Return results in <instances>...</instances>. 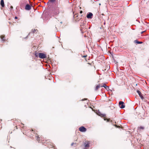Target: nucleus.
I'll use <instances>...</instances> for the list:
<instances>
[{"label":"nucleus","instance_id":"f257e3e1","mask_svg":"<svg viewBox=\"0 0 149 149\" xmlns=\"http://www.w3.org/2000/svg\"><path fill=\"white\" fill-rule=\"evenodd\" d=\"M54 13L55 15H58L59 13V8L58 7H54Z\"/></svg>","mask_w":149,"mask_h":149},{"label":"nucleus","instance_id":"f03ea898","mask_svg":"<svg viewBox=\"0 0 149 149\" xmlns=\"http://www.w3.org/2000/svg\"><path fill=\"white\" fill-rule=\"evenodd\" d=\"M38 56L41 58H47L46 55L43 53H39L38 54Z\"/></svg>","mask_w":149,"mask_h":149},{"label":"nucleus","instance_id":"7ed1b4c3","mask_svg":"<svg viewBox=\"0 0 149 149\" xmlns=\"http://www.w3.org/2000/svg\"><path fill=\"white\" fill-rule=\"evenodd\" d=\"M119 105L121 109L124 108L125 107V105H124V103L123 101H120L119 103Z\"/></svg>","mask_w":149,"mask_h":149},{"label":"nucleus","instance_id":"20e7f679","mask_svg":"<svg viewBox=\"0 0 149 149\" xmlns=\"http://www.w3.org/2000/svg\"><path fill=\"white\" fill-rule=\"evenodd\" d=\"M79 130L81 132H85L86 131V128L83 126H81L79 128Z\"/></svg>","mask_w":149,"mask_h":149},{"label":"nucleus","instance_id":"39448f33","mask_svg":"<svg viewBox=\"0 0 149 149\" xmlns=\"http://www.w3.org/2000/svg\"><path fill=\"white\" fill-rule=\"evenodd\" d=\"M90 143L89 141H85L84 143V145L85 147L86 148H85V149H86L87 147H88L89 146V144Z\"/></svg>","mask_w":149,"mask_h":149},{"label":"nucleus","instance_id":"423d86ee","mask_svg":"<svg viewBox=\"0 0 149 149\" xmlns=\"http://www.w3.org/2000/svg\"><path fill=\"white\" fill-rule=\"evenodd\" d=\"M93 15L91 13H89L87 15V17L88 19H91L92 18V16Z\"/></svg>","mask_w":149,"mask_h":149},{"label":"nucleus","instance_id":"0eeeda50","mask_svg":"<svg viewBox=\"0 0 149 149\" xmlns=\"http://www.w3.org/2000/svg\"><path fill=\"white\" fill-rule=\"evenodd\" d=\"M31 9V7L29 5L27 4L26 5L25 9L27 10H30Z\"/></svg>","mask_w":149,"mask_h":149},{"label":"nucleus","instance_id":"6e6552de","mask_svg":"<svg viewBox=\"0 0 149 149\" xmlns=\"http://www.w3.org/2000/svg\"><path fill=\"white\" fill-rule=\"evenodd\" d=\"M101 87H104L107 90H108L109 89V87L105 84H104L102 86H101Z\"/></svg>","mask_w":149,"mask_h":149},{"label":"nucleus","instance_id":"1a4fd4ad","mask_svg":"<svg viewBox=\"0 0 149 149\" xmlns=\"http://www.w3.org/2000/svg\"><path fill=\"white\" fill-rule=\"evenodd\" d=\"M1 5L3 7H4V2L3 0H1Z\"/></svg>","mask_w":149,"mask_h":149},{"label":"nucleus","instance_id":"9d476101","mask_svg":"<svg viewBox=\"0 0 149 149\" xmlns=\"http://www.w3.org/2000/svg\"><path fill=\"white\" fill-rule=\"evenodd\" d=\"M37 31V30H36L35 29H32V32H30V33H29V35L31 33H34L35 32H36Z\"/></svg>","mask_w":149,"mask_h":149},{"label":"nucleus","instance_id":"9b49d317","mask_svg":"<svg viewBox=\"0 0 149 149\" xmlns=\"http://www.w3.org/2000/svg\"><path fill=\"white\" fill-rule=\"evenodd\" d=\"M1 38L3 41H4L6 40L5 39V37L3 36H1Z\"/></svg>","mask_w":149,"mask_h":149},{"label":"nucleus","instance_id":"f8f14e48","mask_svg":"<svg viewBox=\"0 0 149 149\" xmlns=\"http://www.w3.org/2000/svg\"><path fill=\"white\" fill-rule=\"evenodd\" d=\"M134 42L135 43H136L138 44H140L142 43V42H139L137 40H136L134 41Z\"/></svg>","mask_w":149,"mask_h":149},{"label":"nucleus","instance_id":"ddd939ff","mask_svg":"<svg viewBox=\"0 0 149 149\" xmlns=\"http://www.w3.org/2000/svg\"><path fill=\"white\" fill-rule=\"evenodd\" d=\"M100 87V86L99 84L97 85L95 87V90H97Z\"/></svg>","mask_w":149,"mask_h":149},{"label":"nucleus","instance_id":"4468645a","mask_svg":"<svg viewBox=\"0 0 149 149\" xmlns=\"http://www.w3.org/2000/svg\"><path fill=\"white\" fill-rule=\"evenodd\" d=\"M137 92L138 93L139 96H141L142 95V94L140 91L137 90Z\"/></svg>","mask_w":149,"mask_h":149},{"label":"nucleus","instance_id":"2eb2a0df","mask_svg":"<svg viewBox=\"0 0 149 149\" xmlns=\"http://www.w3.org/2000/svg\"><path fill=\"white\" fill-rule=\"evenodd\" d=\"M144 129V127L142 126H140V127H138V129H141V130H143Z\"/></svg>","mask_w":149,"mask_h":149},{"label":"nucleus","instance_id":"dca6fc26","mask_svg":"<svg viewBox=\"0 0 149 149\" xmlns=\"http://www.w3.org/2000/svg\"><path fill=\"white\" fill-rule=\"evenodd\" d=\"M55 1V0H49V1L50 3H53Z\"/></svg>","mask_w":149,"mask_h":149},{"label":"nucleus","instance_id":"f3484780","mask_svg":"<svg viewBox=\"0 0 149 149\" xmlns=\"http://www.w3.org/2000/svg\"><path fill=\"white\" fill-rule=\"evenodd\" d=\"M104 120H107V121L109 122L110 121V119H107L106 118H104Z\"/></svg>","mask_w":149,"mask_h":149},{"label":"nucleus","instance_id":"a211bd4d","mask_svg":"<svg viewBox=\"0 0 149 149\" xmlns=\"http://www.w3.org/2000/svg\"><path fill=\"white\" fill-rule=\"evenodd\" d=\"M36 138H37V140L39 141H40V139H39V137L38 136H36Z\"/></svg>","mask_w":149,"mask_h":149},{"label":"nucleus","instance_id":"6ab92c4d","mask_svg":"<svg viewBox=\"0 0 149 149\" xmlns=\"http://www.w3.org/2000/svg\"><path fill=\"white\" fill-rule=\"evenodd\" d=\"M35 56L36 57H37L38 56V54L37 53H36L35 54Z\"/></svg>","mask_w":149,"mask_h":149},{"label":"nucleus","instance_id":"aec40b11","mask_svg":"<svg viewBox=\"0 0 149 149\" xmlns=\"http://www.w3.org/2000/svg\"><path fill=\"white\" fill-rule=\"evenodd\" d=\"M140 97H141V99H142L143 98V97L142 96V95L141 96H140Z\"/></svg>","mask_w":149,"mask_h":149},{"label":"nucleus","instance_id":"412c9836","mask_svg":"<svg viewBox=\"0 0 149 149\" xmlns=\"http://www.w3.org/2000/svg\"><path fill=\"white\" fill-rule=\"evenodd\" d=\"M87 99H86V98H84V99H83L82 100V101H84V100H86Z\"/></svg>","mask_w":149,"mask_h":149},{"label":"nucleus","instance_id":"4be33fe9","mask_svg":"<svg viewBox=\"0 0 149 149\" xmlns=\"http://www.w3.org/2000/svg\"><path fill=\"white\" fill-rule=\"evenodd\" d=\"M74 143H71V145L72 146H73V145H74Z\"/></svg>","mask_w":149,"mask_h":149},{"label":"nucleus","instance_id":"5701e85b","mask_svg":"<svg viewBox=\"0 0 149 149\" xmlns=\"http://www.w3.org/2000/svg\"><path fill=\"white\" fill-rule=\"evenodd\" d=\"M105 21H104V25H105Z\"/></svg>","mask_w":149,"mask_h":149},{"label":"nucleus","instance_id":"b1692460","mask_svg":"<svg viewBox=\"0 0 149 149\" xmlns=\"http://www.w3.org/2000/svg\"><path fill=\"white\" fill-rule=\"evenodd\" d=\"M15 19H17V17H15Z\"/></svg>","mask_w":149,"mask_h":149},{"label":"nucleus","instance_id":"393cba45","mask_svg":"<svg viewBox=\"0 0 149 149\" xmlns=\"http://www.w3.org/2000/svg\"><path fill=\"white\" fill-rule=\"evenodd\" d=\"M82 13V11H81L80 12V13Z\"/></svg>","mask_w":149,"mask_h":149},{"label":"nucleus","instance_id":"a878e982","mask_svg":"<svg viewBox=\"0 0 149 149\" xmlns=\"http://www.w3.org/2000/svg\"><path fill=\"white\" fill-rule=\"evenodd\" d=\"M144 32V31H142L141 32V33L142 34Z\"/></svg>","mask_w":149,"mask_h":149},{"label":"nucleus","instance_id":"bb28decb","mask_svg":"<svg viewBox=\"0 0 149 149\" xmlns=\"http://www.w3.org/2000/svg\"><path fill=\"white\" fill-rule=\"evenodd\" d=\"M21 127H22V128H23V127H23V126H22Z\"/></svg>","mask_w":149,"mask_h":149},{"label":"nucleus","instance_id":"cd10ccee","mask_svg":"<svg viewBox=\"0 0 149 149\" xmlns=\"http://www.w3.org/2000/svg\"><path fill=\"white\" fill-rule=\"evenodd\" d=\"M11 8H13V7L12 6H11Z\"/></svg>","mask_w":149,"mask_h":149},{"label":"nucleus","instance_id":"c85d7f7f","mask_svg":"<svg viewBox=\"0 0 149 149\" xmlns=\"http://www.w3.org/2000/svg\"><path fill=\"white\" fill-rule=\"evenodd\" d=\"M22 124V125H24L23 124H22H22Z\"/></svg>","mask_w":149,"mask_h":149}]
</instances>
